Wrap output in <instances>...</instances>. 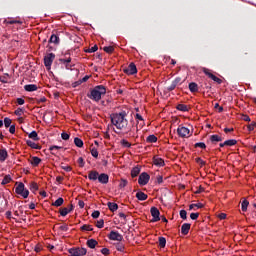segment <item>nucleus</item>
<instances>
[{
	"mask_svg": "<svg viewBox=\"0 0 256 256\" xmlns=\"http://www.w3.org/2000/svg\"><path fill=\"white\" fill-rule=\"evenodd\" d=\"M12 181L11 175H5L3 180L1 181V185H6Z\"/></svg>",
	"mask_w": 256,
	"mask_h": 256,
	"instance_id": "nucleus-35",
	"label": "nucleus"
},
{
	"mask_svg": "<svg viewBox=\"0 0 256 256\" xmlns=\"http://www.w3.org/2000/svg\"><path fill=\"white\" fill-rule=\"evenodd\" d=\"M106 93V87L104 85H98L90 91V94H87V97L95 102H99L102 99V95Z\"/></svg>",
	"mask_w": 256,
	"mask_h": 256,
	"instance_id": "nucleus-2",
	"label": "nucleus"
},
{
	"mask_svg": "<svg viewBox=\"0 0 256 256\" xmlns=\"http://www.w3.org/2000/svg\"><path fill=\"white\" fill-rule=\"evenodd\" d=\"M109 179H110V177L106 173H101L98 176V182L101 183V184H108L109 183Z\"/></svg>",
	"mask_w": 256,
	"mask_h": 256,
	"instance_id": "nucleus-14",
	"label": "nucleus"
},
{
	"mask_svg": "<svg viewBox=\"0 0 256 256\" xmlns=\"http://www.w3.org/2000/svg\"><path fill=\"white\" fill-rule=\"evenodd\" d=\"M59 212H60L61 216H66L68 213L71 212V210H69V208H67V207H64V208L60 209Z\"/></svg>",
	"mask_w": 256,
	"mask_h": 256,
	"instance_id": "nucleus-41",
	"label": "nucleus"
},
{
	"mask_svg": "<svg viewBox=\"0 0 256 256\" xmlns=\"http://www.w3.org/2000/svg\"><path fill=\"white\" fill-rule=\"evenodd\" d=\"M167 245V240L165 237H159V247L161 249H164V247H166Z\"/></svg>",
	"mask_w": 256,
	"mask_h": 256,
	"instance_id": "nucleus-33",
	"label": "nucleus"
},
{
	"mask_svg": "<svg viewBox=\"0 0 256 256\" xmlns=\"http://www.w3.org/2000/svg\"><path fill=\"white\" fill-rule=\"evenodd\" d=\"M210 141H211V143L216 144L218 142H222L223 138L219 135H211L210 136Z\"/></svg>",
	"mask_w": 256,
	"mask_h": 256,
	"instance_id": "nucleus-24",
	"label": "nucleus"
},
{
	"mask_svg": "<svg viewBox=\"0 0 256 256\" xmlns=\"http://www.w3.org/2000/svg\"><path fill=\"white\" fill-rule=\"evenodd\" d=\"M4 23H6V24H9V25H13V24H22V22L21 21H19V20H10V21H7V20H4Z\"/></svg>",
	"mask_w": 256,
	"mask_h": 256,
	"instance_id": "nucleus-47",
	"label": "nucleus"
},
{
	"mask_svg": "<svg viewBox=\"0 0 256 256\" xmlns=\"http://www.w3.org/2000/svg\"><path fill=\"white\" fill-rule=\"evenodd\" d=\"M107 207L109 208V210L111 212H115V211H117L119 209L118 204L117 203H113V202H108L107 203Z\"/></svg>",
	"mask_w": 256,
	"mask_h": 256,
	"instance_id": "nucleus-25",
	"label": "nucleus"
},
{
	"mask_svg": "<svg viewBox=\"0 0 256 256\" xmlns=\"http://www.w3.org/2000/svg\"><path fill=\"white\" fill-rule=\"evenodd\" d=\"M3 123L6 128H9L12 124V120L10 118L6 117V118H4Z\"/></svg>",
	"mask_w": 256,
	"mask_h": 256,
	"instance_id": "nucleus-45",
	"label": "nucleus"
},
{
	"mask_svg": "<svg viewBox=\"0 0 256 256\" xmlns=\"http://www.w3.org/2000/svg\"><path fill=\"white\" fill-rule=\"evenodd\" d=\"M150 213L153 217L151 222H157V221L161 220V217H160L161 213H160V210L157 207H151Z\"/></svg>",
	"mask_w": 256,
	"mask_h": 256,
	"instance_id": "nucleus-8",
	"label": "nucleus"
},
{
	"mask_svg": "<svg viewBox=\"0 0 256 256\" xmlns=\"http://www.w3.org/2000/svg\"><path fill=\"white\" fill-rule=\"evenodd\" d=\"M97 51H98V46L95 45V46H93L92 48L88 49L86 52H87V53H95V52H97Z\"/></svg>",
	"mask_w": 256,
	"mask_h": 256,
	"instance_id": "nucleus-55",
	"label": "nucleus"
},
{
	"mask_svg": "<svg viewBox=\"0 0 256 256\" xmlns=\"http://www.w3.org/2000/svg\"><path fill=\"white\" fill-rule=\"evenodd\" d=\"M255 127H256V122H252L251 124H249V125L247 126L248 131H254V130H255Z\"/></svg>",
	"mask_w": 256,
	"mask_h": 256,
	"instance_id": "nucleus-54",
	"label": "nucleus"
},
{
	"mask_svg": "<svg viewBox=\"0 0 256 256\" xmlns=\"http://www.w3.org/2000/svg\"><path fill=\"white\" fill-rule=\"evenodd\" d=\"M59 230L60 231H69V227L67 224H64V225L59 226Z\"/></svg>",
	"mask_w": 256,
	"mask_h": 256,
	"instance_id": "nucleus-62",
	"label": "nucleus"
},
{
	"mask_svg": "<svg viewBox=\"0 0 256 256\" xmlns=\"http://www.w3.org/2000/svg\"><path fill=\"white\" fill-rule=\"evenodd\" d=\"M115 247L116 250H118L120 253H123L125 251V245L123 243H117Z\"/></svg>",
	"mask_w": 256,
	"mask_h": 256,
	"instance_id": "nucleus-40",
	"label": "nucleus"
},
{
	"mask_svg": "<svg viewBox=\"0 0 256 256\" xmlns=\"http://www.w3.org/2000/svg\"><path fill=\"white\" fill-rule=\"evenodd\" d=\"M199 216H200V213H191L190 214V218L192 220H197L199 218Z\"/></svg>",
	"mask_w": 256,
	"mask_h": 256,
	"instance_id": "nucleus-59",
	"label": "nucleus"
},
{
	"mask_svg": "<svg viewBox=\"0 0 256 256\" xmlns=\"http://www.w3.org/2000/svg\"><path fill=\"white\" fill-rule=\"evenodd\" d=\"M14 114L17 116H22L24 114V109L18 108L17 110L14 111Z\"/></svg>",
	"mask_w": 256,
	"mask_h": 256,
	"instance_id": "nucleus-53",
	"label": "nucleus"
},
{
	"mask_svg": "<svg viewBox=\"0 0 256 256\" xmlns=\"http://www.w3.org/2000/svg\"><path fill=\"white\" fill-rule=\"evenodd\" d=\"M123 72L127 75H135L138 73V69L135 63H130L128 67L123 69Z\"/></svg>",
	"mask_w": 256,
	"mask_h": 256,
	"instance_id": "nucleus-9",
	"label": "nucleus"
},
{
	"mask_svg": "<svg viewBox=\"0 0 256 256\" xmlns=\"http://www.w3.org/2000/svg\"><path fill=\"white\" fill-rule=\"evenodd\" d=\"M191 229V224L190 223H184L181 226V233L182 235H188Z\"/></svg>",
	"mask_w": 256,
	"mask_h": 256,
	"instance_id": "nucleus-16",
	"label": "nucleus"
},
{
	"mask_svg": "<svg viewBox=\"0 0 256 256\" xmlns=\"http://www.w3.org/2000/svg\"><path fill=\"white\" fill-rule=\"evenodd\" d=\"M101 253L102 255L107 256V255H110V250L108 248H103L101 249Z\"/></svg>",
	"mask_w": 256,
	"mask_h": 256,
	"instance_id": "nucleus-61",
	"label": "nucleus"
},
{
	"mask_svg": "<svg viewBox=\"0 0 256 256\" xmlns=\"http://www.w3.org/2000/svg\"><path fill=\"white\" fill-rule=\"evenodd\" d=\"M100 214H101L100 211L96 210V211L92 212L91 216H92V218L97 219L100 217Z\"/></svg>",
	"mask_w": 256,
	"mask_h": 256,
	"instance_id": "nucleus-56",
	"label": "nucleus"
},
{
	"mask_svg": "<svg viewBox=\"0 0 256 256\" xmlns=\"http://www.w3.org/2000/svg\"><path fill=\"white\" fill-rule=\"evenodd\" d=\"M190 132H191L190 129H188L187 127L179 126L177 128V133H178L179 137H181V138L189 137Z\"/></svg>",
	"mask_w": 256,
	"mask_h": 256,
	"instance_id": "nucleus-11",
	"label": "nucleus"
},
{
	"mask_svg": "<svg viewBox=\"0 0 256 256\" xmlns=\"http://www.w3.org/2000/svg\"><path fill=\"white\" fill-rule=\"evenodd\" d=\"M150 179H151V176L148 173L143 172L139 175L138 184L141 186L147 185Z\"/></svg>",
	"mask_w": 256,
	"mask_h": 256,
	"instance_id": "nucleus-6",
	"label": "nucleus"
},
{
	"mask_svg": "<svg viewBox=\"0 0 256 256\" xmlns=\"http://www.w3.org/2000/svg\"><path fill=\"white\" fill-rule=\"evenodd\" d=\"M90 152H91V155H92L94 158H98L99 152H98V150H97L95 147H93V148L90 150Z\"/></svg>",
	"mask_w": 256,
	"mask_h": 256,
	"instance_id": "nucleus-49",
	"label": "nucleus"
},
{
	"mask_svg": "<svg viewBox=\"0 0 256 256\" xmlns=\"http://www.w3.org/2000/svg\"><path fill=\"white\" fill-rule=\"evenodd\" d=\"M26 144L27 146L33 149H41V147L37 143L33 142L32 140H26Z\"/></svg>",
	"mask_w": 256,
	"mask_h": 256,
	"instance_id": "nucleus-29",
	"label": "nucleus"
},
{
	"mask_svg": "<svg viewBox=\"0 0 256 256\" xmlns=\"http://www.w3.org/2000/svg\"><path fill=\"white\" fill-rule=\"evenodd\" d=\"M28 137L32 139L33 141L40 140L38 133L36 131H32L30 134H28Z\"/></svg>",
	"mask_w": 256,
	"mask_h": 256,
	"instance_id": "nucleus-31",
	"label": "nucleus"
},
{
	"mask_svg": "<svg viewBox=\"0 0 256 256\" xmlns=\"http://www.w3.org/2000/svg\"><path fill=\"white\" fill-rule=\"evenodd\" d=\"M87 247H89V249H95V247H97L98 245V241H96L95 239H89L86 242Z\"/></svg>",
	"mask_w": 256,
	"mask_h": 256,
	"instance_id": "nucleus-19",
	"label": "nucleus"
},
{
	"mask_svg": "<svg viewBox=\"0 0 256 256\" xmlns=\"http://www.w3.org/2000/svg\"><path fill=\"white\" fill-rule=\"evenodd\" d=\"M181 82H182V78H180V77L175 78V80L172 81L171 85H170L169 87H167V90H168V91H173V90H175L176 87H177L179 84H182Z\"/></svg>",
	"mask_w": 256,
	"mask_h": 256,
	"instance_id": "nucleus-13",
	"label": "nucleus"
},
{
	"mask_svg": "<svg viewBox=\"0 0 256 256\" xmlns=\"http://www.w3.org/2000/svg\"><path fill=\"white\" fill-rule=\"evenodd\" d=\"M180 217L183 219V220H186L187 218H188V213H187V211L186 210H181L180 211Z\"/></svg>",
	"mask_w": 256,
	"mask_h": 256,
	"instance_id": "nucleus-51",
	"label": "nucleus"
},
{
	"mask_svg": "<svg viewBox=\"0 0 256 256\" xmlns=\"http://www.w3.org/2000/svg\"><path fill=\"white\" fill-rule=\"evenodd\" d=\"M104 220L101 219V220H98L97 223H96V227L98 228H103L104 227Z\"/></svg>",
	"mask_w": 256,
	"mask_h": 256,
	"instance_id": "nucleus-57",
	"label": "nucleus"
},
{
	"mask_svg": "<svg viewBox=\"0 0 256 256\" xmlns=\"http://www.w3.org/2000/svg\"><path fill=\"white\" fill-rule=\"evenodd\" d=\"M81 231H93L92 225L84 224L81 226Z\"/></svg>",
	"mask_w": 256,
	"mask_h": 256,
	"instance_id": "nucleus-44",
	"label": "nucleus"
},
{
	"mask_svg": "<svg viewBox=\"0 0 256 256\" xmlns=\"http://www.w3.org/2000/svg\"><path fill=\"white\" fill-rule=\"evenodd\" d=\"M189 90H190V92H192V93L199 92V86H198V84L195 83V82L189 83Z\"/></svg>",
	"mask_w": 256,
	"mask_h": 256,
	"instance_id": "nucleus-22",
	"label": "nucleus"
},
{
	"mask_svg": "<svg viewBox=\"0 0 256 256\" xmlns=\"http://www.w3.org/2000/svg\"><path fill=\"white\" fill-rule=\"evenodd\" d=\"M195 148H201V149H206L207 148V145L204 143V142H199V143H196L194 145Z\"/></svg>",
	"mask_w": 256,
	"mask_h": 256,
	"instance_id": "nucleus-50",
	"label": "nucleus"
},
{
	"mask_svg": "<svg viewBox=\"0 0 256 256\" xmlns=\"http://www.w3.org/2000/svg\"><path fill=\"white\" fill-rule=\"evenodd\" d=\"M103 51H105L108 54H112L115 51V48L113 46L104 47Z\"/></svg>",
	"mask_w": 256,
	"mask_h": 256,
	"instance_id": "nucleus-46",
	"label": "nucleus"
},
{
	"mask_svg": "<svg viewBox=\"0 0 256 256\" xmlns=\"http://www.w3.org/2000/svg\"><path fill=\"white\" fill-rule=\"evenodd\" d=\"M77 162H78L80 167H84L85 166V161H84L83 157H79Z\"/></svg>",
	"mask_w": 256,
	"mask_h": 256,
	"instance_id": "nucleus-58",
	"label": "nucleus"
},
{
	"mask_svg": "<svg viewBox=\"0 0 256 256\" xmlns=\"http://www.w3.org/2000/svg\"><path fill=\"white\" fill-rule=\"evenodd\" d=\"M136 198L139 200V201H144V200H147L148 199V195L145 194L144 192L142 191H139L136 193Z\"/></svg>",
	"mask_w": 256,
	"mask_h": 256,
	"instance_id": "nucleus-23",
	"label": "nucleus"
},
{
	"mask_svg": "<svg viewBox=\"0 0 256 256\" xmlns=\"http://www.w3.org/2000/svg\"><path fill=\"white\" fill-rule=\"evenodd\" d=\"M64 204V199L62 197H59L55 202L52 203L53 206L60 207Z\"/></svg>",
	"mask_w": 256,
	"mask_h": 256,
	"instance_id": "nucleus-36",
	"label": "nucleus"
},
{
	"mask_svg": "<svg viewBox=\"0 0 256 256\" xmlns=\"http://www.w3.org/2000/svg\"><path fill=\"white\" fill-rule=\"evenodd\" d=\"M15 193L21 195L23 198H28L30 192L28 189H25L24 183L20 182L15 188Z\"/></svg>",
	"mask_w": 256,
	"mask_h": 256,
	"instance_id": "nucleus-4",
	"label": "nucleus"
},
{
	"mask_svg": "<svg viewBox=\"0 0 256 256\" xmlns=\"http://www.w3.org/2000/svg\"><path fill=\"white\" fill-rule=\"evenodd\" d=\"M153 164L158 166V167H163L165 166V161L162 158H159L158 156L153 157Z\"/></svg>",
	"mask_w": 256,
	"mask_h": 256,
	"instance_id": "nucleus-15",
	"label": "nucleus"
},
{
	"mask_svg": "<svg viewBox=\"0 0 256 256\" xmlns=\"http://www.w3.org/2000/svg\"><path fill=\"white\" fill-rule=\"evenodd\" d=\"M203 73L207 75L209 78H211L213 81H215L217 84L223 83V80L212 74L209 69L203 68Z\"/></svg>",
	"mask_w": 256,
	"mask_h": 256,
	"instance_id": "nucleus-12",
	"label": "nucleus"
},
{
	"mask_svg": "<svg viewBox=\"0 0 256 256\" xmlns=\"http://www.w3.org/2000/svg\"><path fill=\"white\" fill-rule=\"evenodd\" d=\"M41 159L39 157H32L30 164L34 167H37L41 163Z\"/></svg>",
	"mask_w": 256,
	"mask_h": 256,
	"instance_id": "nucleus-27",
	"label": "nucleus"
},
{
	"mask_svg": "<svg viewBox=\"0 0 256 256\" xmlns=\"http://www.w3.org/2000/svg\"><path fill=\"white\" fill-rule=\"evenodd\" d=\"M110 120L113 126L121 131H125V134H128L129 137H135L136 132L139 131L138 125H129V121L127 119V112L121 111L120 113H113L110 115Z\"/></svg>",
	"mask_w": 256,
	"mask_h": 256,
	"instance_id": "nucleus-1",
	"label": "nucleus"
},
{
	"mask_svg": "<svg viewBox=\"0 0 256 256\" xmlns=\"http://www.w3.org/2000/svg\"><path fill=\"white\" fill-rule=\"evenodd\" d=\"M61 138L63 140H69L70 139V135L68 133H66V132H63V133H61Z\"/></svg>",
	"mask_w": 256,
	"mask_h": 256,
	"instance_id": "nucleus-60",
	"label": "nucleus"
},
{
	"mask_svg": "<svg viewBox=\"0 0 256 256\" xmlns=\"http://www.w3.org/2000/svg\"><path fill=\"white\" fill-rule=\"evenodd\" d=\"M196 163L200 164L201 167L206 165V161H204L202 158L198 157L195 159Z\"/></svg>",
	"mask_w": 256,
	"mask_h": 256,
	"instance_id": "nucleus-52",
	"label": "nucleus"
},
{
	"mask_svg": "<svg viewBox=\"0 0 256 256\" xmlns=\"http://www.w3.org/2000/svg\"><path fill=\"white\" fill-rule=\"evenodd\" d=\"M99 172L98 171H89L88 173V179L91 181H96L99 178Z\"/></svg>",
	"mask_w": 256,
	"mask_h": 256,
	"instance_id": "nucleus-17",
	"label": "nucleus"
},
{
	"mask_svg": "<svg viewBox=\"0 0 256 256\" xmlns=\"http://www.w3.org/2000/svg\"><path fill=\"white\" fill-rule=\"evenodd\" d=\"M30 191H32L33 193H35L36 191L39 190V186L36 182H31L30 183Z\"/></svg>",
	"mask_w": 256,
	"mask_h": 256,
	"instance_id": "nucleus-37",
	"label": "nucleus"
},
{
	"mask_svg": "<svg viewBox=\"0 0 256 256\" xmlns=\"http://www.w3.org/2000/svg\"><path fill=\"white\" fill-rule=\"evenodd\" d=\"M16 103H17L18 105H23V104H25V100L22 99V98H17V99H16Z\"/></svg>",
	"mask_w": 256,
	"mask_h": 256,
	"instance_id": "nucleus-64",
	"label": "nucleus"
},
{
	"mask_svg": "<svg viewBox=\"0 0 256 256\" xmlns=\"http://www.w3.org/2000/svg\"><path fill=\"white\" fill-rule=\"evenodd\" d=\"M158 141V138L155 135H149L146 138L147 143H156Z\"/></svg>",
	"mask_w": 256,
	"mask_h": 256,
	"instance_id": "nucleus-34",
	"label": "nucleus"
},
{
	"mask_svg": "<svg viewBox=\"0 0 256 256\" xmlns=\"http://www.w3.org/2000/svg\"><path fill=\"white\" fill-rule=\"evenodd\" d=\"M8 156L9 155L6 149H0V162H5Z\"/></svg>",
	"mask_w": 256,
	"mask_h": 256,
	"instance_id": "nucleus-20",
	"label": "nucleus"
},
{
	"mask_svg": "<svg viewBox=\"0 0 256 256\" xmlns=\"http://www.w3.org/2000/svg\"><path fill=\"white\" fill-rule=\"evenodd\" d=\"M15 132H16V126L15 125H10L9 126V133L15 134Z\"/></svg>",
	"mask_w": 256,
	"mask_h": 256,
	"instance_id": "nucleus-63",
	"label": "nucleus"
},
{
	"mask_svg": "<svg viewBox=\"0 0 256 256\" xmlns=\"http://www.w3.org/2000/svg\"><path fill=\"white\" fill-rule=\"evenodd\" d=\"M48 43L59 44L60 38L57 35L53 34V35H51L50 39L48 40Z\"/></svg>",
	"mask_w": 256,
	"mask_h": 256,
	"instance_id": "nucleus-28",
	"label": "nucleus"
},
{
	"mask_svg": "<svg viewBox=\"0 0 256 256\" xmlns=\"http://www.w3.org/2000/svg\"><path fill=\"white\" fill-rule=\"evenodd\" d=\"M60 149H63V147H61V146H56V145H53V146H50V147H49V151H51V154L54 155V156H57V155H58V152H55V150L58 151V150H60Z\"/></svg>",
	"mask_w": 256,
	"mask_h": 256,
	"instance_id": "nucleus-26",
	"label": "nucleus"
},
{
	"mask_svg": "<svg viewBox=\"0 0 256 256\" xmlns=\"http://www.w3.org/2000/svg\"><path fill=\"white\" fill-rule=\"evenodd\" d=\"M74 144L79 148H82L84 146L83 140L78 137L74 138Z\"/></svg>",
	"mask_w": 256,
	"mask_h": 256,
	"instance_id": "nucleus-32",
	"label": "nucleus"
},
{
	"mask_svg": "<svg viewBox=\"0 0 256 256\" xmlns=\"http://www.w3.org/2000/svg\"><path fill=\"white\" fill-rule=\"evenodd\" d=\"M176 109L182 112H188L189 111V107L185 104H178L176 106Z\"/></svg>",
	"mask_w": 256,
	"mask_h": 256,
	"instance_id": "nucleus-30",
	"label": "nucleus"
},
{
	"mask_svg": "<svg viewBox=\"0 0 256 256\" xmlns=\"http://www.w3.org/2000/svg\"><path fill=\"white\" fill-rule=\"evenodd\" d=\"M141 173V166H136L131 170V177L136 178Z\"/></svg>",
	"mask_w": 256,
	"mask_h": 256,
	"instance_id": "nucleus-18",
	"label": "nucleus"
},
{
	"mask_svg": "<svg viewBox=\"0 0 256 256\" xmlns=\"http://www.w3.org/2000/svg\"><path fill=\"white\" fill-rule=\"evenodd\" d=\"M67 55L68 54H65L64 58H60L59 62L65 65V69L66 70H71L74 65L70 64L72 62V58L71 57H67Z\"/></svg>",
	"mask_w": 256,
	"mask_h": 256,
	"instance_id": "nucleus-10",
	"label": "nucleus"
},
{
	"mask_svg": "<svg viewBox=\"0 0 256 256\" xmlns=\"http://www.w3.org/2000/svg\"><path fill=\"white\" fill-rule=\"evenodd\" d=\"M69 256H83L87 255V249L86 248H80V247H73L68 249Z\"/></svg>",
	"mask_w": 256,
	"mask_h": 256,
	"instance_id": "nucleus-3",
	"label": "nucleus"
},
{
	"mask_svg": "<svg viewBox=\"0 0 256 256\" xmlns=\"http://www.w3.org/2000/svg\"><path fill=\"white\" fill-rule=\"evenodd\" d=\"M249 206V201H247L246 199H244L241 203V209L243 212L247 211V207Z\"/></svg>",
	"mask_w": 256,
	"mask_h": 256,
	"instance_id": "nucleus-39",
	"label": "nucleus"
},
{
	"mask_svg": "<svg viewBox=\"0 0 256 256\" xmlns=\"http://www.w3.org/2000/svg\"><path fill=\"white\" fill-rule=\"evenodd\" d=\"M194 207H197V208H204V204H202V203L191 204V205H189V210L194 209Z\"/></svg>",
	"mask_w": 256,
	"mask_h": 256,
	"instance_id": "nucleus-48",
	"label": "nucleus"
},
{
	"mask_svg": "<svg viewBox=\"0 0 256 256\" xmlns=\"http://www.w3.org/2000/svg\"><path fill=\"white\" fill-rule=\"evenodd\" d=\"M24 90H25L26 92L37 91V90H38V86L35 85V84L25 85V86H24Z\"/></svg>",
	"mask_w": 256,
	"mask_h": 256,
	"instance_id": "nucleus-21",
	"label": "nucleus"
},
{
	"mask_svg": "<svg viewBox=\"0 0 256 256\" xmlns=\"http://www.w3.org/2000/svg\"><path fill=\"white\" fill-rule=\"evenodd\" d=\"M55 58H56V55L53 53L47 54L44 57V66L46 67V69H48V70L51 69V66H52Z\"/></svg>",
	"mask_w": 256,
	"mask_h": 256,
	"instance_id": "nucleus-5",
	"label": "nucleus"
},
{
	"mask_svg": "<svg viewBox=\"0 0 256 256\" xmlns=\"http://www.w3.org/2000/svg\"><path fill=\"white\" fill-rule=\"evenodd\" d=\"M127 185H128V180L122 178V179L120 180V183H119V188H120V189L125 188Z\"/></svg>",
	"mask_w": 256,
	"mask_h": 256,
	"instance_id": "nucleus-43",
	"label": "nucleus"
},
{
	"mask_svg": "<svg viewBox=\"0 0 256 256\" xmlns=\"http://www.w3.org/2000/svg\"><path fill=\"white\" fill-rule=\"evenodd\" d=\"M120 144L124 148H131L132 147V144L129 141L125 140V139L121 140Z\"/></svg>",
	"mask_w": 256,
	"mask_h": 256,
	"instance_id": "nucleus-38",
	"label": "nucleus"
},
{
	"mask_svg": "<svg viewBox=\"0 0 256 256\" xmlns=\"http://www.w3.org/2000/svg\"><path fill=\"white\" fill-rule=\"evenodd\" d=\"M237 143L238 141L235 139H230L225 141L226 146H235Z\"/></svg>",
	"mask_w": 256,
	"mask_h": 256,
	"instance_id": "nucleus-42",
	"label": "nucleus"
},
{
	"mask_svg": "<svg viewBox=\"0 0 256 256\" xmlns=\"http://www.w3.org/2000/svg\"><path fill=\"white\" fill-rule=\"evenodd\" d=\"M108 239H110V241H122L124 239L123 235L120 234L118 231H114L112 230L109 234H108Z\"/></svg>",
	"mask_w": 256,
	"mask_h": 256,
	"instance_id": "nucleus-7",
	"label": "nucleus"
}]
</instances>
